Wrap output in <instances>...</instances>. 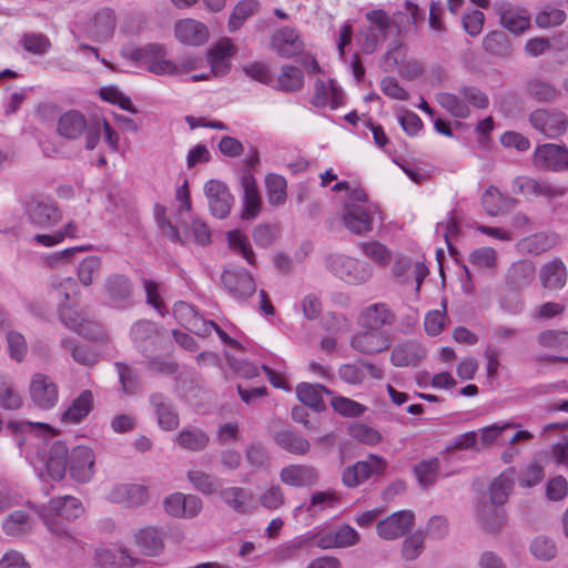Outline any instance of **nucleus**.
Masks as SVG:
<instances>
[{
	"label": "nucleus",
	"mask_w": 568,
	"mask_h": 568,
	"mask_svg": "<svg viewBox=\"0 0 568 568\" xmlns=\"http://www.w3.org/2000/svg\"><path fill=\"white\" fill-rule=\"evenodd\" d=\"M313 538L301 537L281 545L275 551L277 561L296 560L312 552Z\"/></svg>",
	"instance_id": "a19ab883"
},
{
	"label": "nucleus",
	"mask_w": 568,
	"mask_h": 568,
	"mask_svg": "<svg viewBox=\"0 0 568 568\" xmlns=\"http://www.w3.org/2000/svg\"><path fill=\"white\" fill-rule=\"evenodd\" d=\"M558 241L559 236L556 232H539L525 237L523 240V246L528 253L540 255L555 247Z\"/></svg>",
	"instance_id": "c03bdc74"
},
{
	"label": "nucleus",
	"mask_w": 568,
	"mask_h": 568,
	"mask_svg": "<svg viewBox=\"0 0 568 568\" xmlns=\"http://www.w3.org/2000/svg\"><path fill=\"white\" fill-rule=\"evenodd\" d=\"M386 467L387 463L383 457L369 454L366 460L344 468L342 483L348 488H355L375 475H383Z\"/></svg>",
	"instance_id": "39448f33"
},
{
	"label": "nucleus",
	"mask_w": 568,
	"mask_h": 568,
	"mask_svg": "<svg viewBox=\"0 0 568 568\" xmlns=\"http://www.w3.org/2000/svg\"><path fill=\"white\" fill-rule=\"evenodd\" d=\"M267 200L271 205H281L286 200V180L278 174L270 173L265 178Z\"/></svg>",
	"instance_id": "5fc2aeb1"
},
{
	"label": "nucleus",
	"mask_w": 568,
	"mask_h": 568,
	"mask_svg": "<svg viewBox=\"0 0 568 568\" xmlns=\"http://www.w3.org/2000/svg\"><path fill=\"white\" fill-rule=\"evenodd\" d=\"M427 356L426 348L417 339H404L392 349L390 363L395 367H418Z\"/></svg>",
	"instance_id": "ddd939ff"
},
{
	"label": "nucleus",
	"mask_w": 568,
	"mask_h": 568,
	"mask_svg": "<svg viewBox=\"0 0 568 568\" xmlns=\"http://www.w3.org/2000/svg\"><path fill=\"white\" fill-rule=\"evenodd\" d=\"M29 396L36 407L49 410L58 403L59 389L50 376L36 373L30 381Z\"/></svg>",
	"instance_id": "0eeeda50"
},
{
	"label": "nucleus",
	"mask_w": 568,
	"mask_h": 568,
	"mask_svg": "<svg viewBox=\"0 0 568 568\" xmlns=\"http://www.w3.org/2000/svg\"><path fill=\"white\" fill-rule=\"evenodd\" d=\"M131 335L139 347H142L145 343H153L156 337L155 323L148 320H141L132 326Z\"/></svg>",
	"instance_id": "0e129e2a"
},
{
	"label": "nucleus",
	"mask_w": 568,
	"mask_h": 568,
	"mask_svg": "<svg viewBox=\"0 0 568 568\" xmlns=\"http://www.w3.org/2000/svg\"><path fill=\"white\" fill-rule=\"evenodd\" d=\"M247 463L257 469L267 468L271 458L267 449L261 443H251L245 449Z\"/></svg>",
	"instance_id": "774afa93"
},
{
	"label": "nucleus",
	"mask_w": 568,
	"mask_h": 568,
	"mask_svg": "<svg viewBox=\"0 0 568 568\" xmlns=\"http://www.w3.org/2000/svg\"><path fill=\"white\" fill-rule=\"evenodd\" d=\"M229 245L240 253L248 264L255 265V254L247 237L240 230H232L227 233Z\"/></svg>",
	"instance_id": "bf43d9fd"
},
{
	"label": "nucleus",
	"mask_w": 568,
	"mask_h": 568,
	"mask_svg": "<svg viewBox=\"0 0 568 568\" xmlns=\"http://www.w3.org/2000/svg\"><path fill=\"white\" fill-rule=\"evenodd\" d=\"M282 483L293 487H313L320 480L318 470L311 465L293 464L281 469Z\"/></svg>",
	"instance_id": "412c9836"
},
{
	"label": "nucleus",
	"mask_w": 568,
	"mask_h": 568,
	"mask_svg": "<svg viewBox=\"0 0 568 568\" xmlns=\"http://www.w3.org/2000/svg\"><path fill=\"white\" fill-rule=\"evenodd\" d=\"M500 26L515 36H519L530 28V17L527 9L501 2L496 6Z\"/></svg>",
	"instance_id": "4468645a"
},
{
	"label": "nucleus",
	"mask_w": 568,
	"mask_h": 568,
	"mask_svg": "<svg viewBox=\"0 0 568 568\" xmlns=\"http://www.w3.org/2000/svg\"><path fill=\"white\" fill-rule=\"evenodd\" d=\"M516 470L509 467L496 477L489 486V498L494 505H505L514 489Z\"/></svg>",
	"instance_id": "e433bc0d"
},
{
	"label": "nucleus",
	"mask_w": 568,
	"mask_h": 568,
	"mask_svg": "<svg viewBox=\"0 0 568 568\" xmlns=\"http://www.w3.org/2000/svg\"><path fill=\"white\" fill-rule=\"evenodd\" d=\"M45 508L48 513L67 520L77 519L83 513L81 501L72 496L52 498Z\"/></svg>",
	"instance_id": "4c0bfd02"
},
{
	"label": "nucleus",
	"mask_w": 568,
	"mask_h": 568,
	"mask_svg": "<svg viewBox=\"0 0 568 568\" xmlns=\"http://www.w3.org/2000/svg\"><path fill=\"white\" fill-rule=\"evenodd\" d=\"M481 204L488 215L497 216L516 207L518 200L501 193L496 186L490 185L481 195Z\"/></svg>",
	"instance_id": "a878e982"
},
{
	"label": "nucleus",
	"mask_w": 568,
	"mask_h": 568,
	"mask_svg": "<svg viewBox=\"0 0 568 568\" xmlns=\"http://www.w3.org/2000/svg\"><path fill=\"white\" fill-rule=\"evenodd\" d=\"M566 12L561 9L546 6L535 18V22L540 29H550L561 26L566 21Z\"/></svg>",
	"instance_id": "4d7b16f0"
},
{
	"label": "nucleus",
	"mask_w": 568,
	"mask_h": 568,
	"mask_svg": "<svg viewBox=\"0 0 568 568\" xmlns=\"http://www.w3.org/2000/svg\"><path fill=\"white\" fill-rule=\"evenodd\" d=\"M274 443L293 455H305L310 452V442L293 429L285 428L273 433Z\"/></svg>",
	"instance_id": "2f4dec72"
},
{
	"label": "nucleus",
	"mask_w": 568,
	"mask_h": 568,
	"mask_svg": "<svg viewBox=\"0 0 568 568\" xmlns=\"http://www.w3.org/2000/svg\"><path fill=\"white\" fill-rule=\"evenodd\" d=\"M271 48L282 58H293L304 49V42L295 29L283 27L271 39Z\"/></svg>",
	"instance_id": "aec40b11"
},
{
	"label": "nucleus",
	"mask_w": 568,
	"mask_h": 568,
	"mask_svg": "<svg viewBox=\"0 0 568 568\" xmlns=\"http://www.w3.org/2000/svg\"><path fill=\"white\" fill-rule=\"evenodd\" d=\"M101 268V258L99 256H87L78 266L79 281L84 286H90L93 283L94 275L99 274Z\"/></svg>",
	"instance_id": "338daca9"
},
{
	"label": "nucleus",
	"mask_w": 568,
	"mask_h": 568,
	"mask_svg": "<svg viewBox=\"0 0 568 568\" xmlns=\"http://www.w3.org/2000/svg\"><path fill=\"white\" fill-rule=\"evenodd\" d=\"M439 459L434 457L427 460H422L414 466V473L417 477L419 485L427 489L437 479L439 471Z\"/></svg>",
	"instance_id": "864d4df0"
},
{
	"label": "nucleus",
	"mask_w": 568,
	"mask_h": 568,
	"mask_svg": "<svg viewBox=\"0 0 568 568\" xmlns=\"http://www.w3.org/2000/svg\"><path fill=\"white\" fill-rule=\"evenodd\" d=\"M529 122L534 129L546 138L555 139L562 135L568 125L567 115L558 110L537 109L529 115Z\"/></svg>",
	"instance_id": "6e6552de"
},
{
	"label": "nucleus",
	"mask_w": 568,
	"mask_h": 568,
	"mask_svg": "<svg viewBox=\"0 0 568 568\" xmlns=\"http://www.w3.org/2000/svg\"><path fill=\"white\" fill-rule=\"evenodd\" d=\"M390 335L383 329L365 328L358 332L351 339L353 349L365 354L374 355L382 353L390 347Z\"/></svg>",
	"instance_id": "f8f14e48"
},
{
	"label": "nucleus",
	"mask_w": 568,
	"mask_h": 568,
	"mask_svg": "<svg viewBox=\"0 0 568 568\" xmlns=\"http://www.w3.org/2000/svg\"><path fill=\"white\" fill-rule=\"evenodd\" d=\"M2 528L8 536L19 537L31 529L30 516L22 510H16L4 519Z\"/></svg>",
	"instance_id": "603ef678"
},
{
	"label": "nucleus",
	"mask_w": 568,
	"mask_h": 568,
	"mask_svg": "<svg viewBox=\"0 0 568 568\" xmlns=\"http://www.w3.org/2000/svg\"><path fill=\"white\" fill-rule=\"evenodd\" d=\"M109 500L129 508L140 507L149 501V490L139 484H118L110 490Z\"/></svg>",
	"instance_id": "a211bd4d"
},
{
	"label": "nucleus",
	"mask_w": 568,
	"mask_h": 568,
	"mask_svg": "<svg viewBox=\"0 0 568 568\" xmlns=\"http://www.w3.org/2000/svg\"><path fill=\"white\" fill-rule=\"evenodd\" d=\"M396 315L386 303H374L366 306L359 314L358 322L363 328L383 329L392 326Z\"/></svg>",
	"instance_id": "4be33fe9"
},
{
	"label": "nucleus",
	"mask_w": 568,
	"mask_h": 568,
	"mask_svg": "<svg viewBox=\"0 0 568 568\" xmlns=\"http://www.w3.org/2000/svg\"><path fill=\"white\" fill-rule=\"evenodd\" d=\"M241 185L244 191L242 219L253 220L261 211V196L256 181L252 174L246 173L241 178Z\"/></svg>",
	"instance_id": "7c9ffc66"
},
{
	"label": "nucleus",
	"mask_w": 568,
	"mask_h": 568,
	"mask_svg": "<svg viewBox=\"0 0 568 568\" xmlns=\"http://www.w3.org/2000/svg\"><path fill=\"white\" fill-rule=\"evenodd\" d=\"M8 429L11 432L13 436L17 437L18 445L21 446L23 444L22 435L27 433H34L37 435H57V430L47 423H33L26 420H11L7 425Z\"/></svg>",
	"instance_id": "a18cd8bd"
},
{
	"label": "nucleus",
	"mask_w": 568,
	"mask_h": 568,
	"mask_svg": "<svg viewBox=\"0 0 568 568\" xmlns=\"http://www.w3.org/2000/svg\"><path fill=\"white\" fill-rule=\"evenodd\" d=\"M93 409V394L89 389L82 390L71 405L61 414V423L65 425L80 424Z\"/></svg>",
	"instance_id": "cd10ccee"
},
{
	"label": "nucleus",
	"mask_w": 568,
	"mask_h": 568,
	"mask_svg": "<svg viewBox=\"0 0 568 568\" xmlns=\"http://www.w3.org/2000/svg\"><path fill=\"white\" fill-rule=\"evenodd\" d=\"M260 11V2L257 0H241L234 7L230 19L229 30L235 32L244 21Z\"/></svg>",
	"instance_id": "de8ad7c7"
},
{
	"label": "nucleus",
	"mask_w": 568,
	"mask_h": 568,
	"mask_svg": "<svg viewBox=\"0 0 568 568\" xmlns=\"http://www.w3.org/2000/svg\"><path fill=\"white\" fill-rule=\"evenodd\" d=\"M415 516L410 510H399L377 524V534L386 540L402 537L414 524Z\"/></svg>",
	"instance_id": "6ab92c4d"
},
{
	"label": "nucleus",
	"mask_w": 568,
	"mask_h": 568,
	"mask_svg": "<svg viewBox=\"0 0 568 568\" xmlns=\"http://www.w3.org/2000/svg\"><path fill=\"white\" fill-rule=\"evenodd\" d=\"M567 267L560 257L547 262L539 271V280L547 290H561L567 283Z\"/></svg>",
	"instance_id": "bb28decb"
},
{
	"label": "nucleus",
	"mask_w": 568,
	"mask_h": 568,
	"mask_svg": "<svg viewBox=\"0 0 568 568\" xmlns=\"http://www.w3.org/2000/svg\"><path fill=\"white\" fill-rule=\"evenodd\" d=\"M122 55L141 65H145L150 72L156 75H172L181 72L178 64L165 58V49L160 44L151 43L142 48H126L122 51Z\"/></svg>",
	"instance_id": "f03ea898"
},
{
	"label": "nucleus",
	"mask_w": 568,
	"mask_h": 568,
	"mask_svg": "<svg viewBox=\"0 0 568 568\" xmlns=\"http://www.w3.org/2000/svg\"><path fill=\"white\" fill-rule=\"evenodd\" d=\"M332 394V390L321 384L300 383L296 386V396L301 403L315 412H324L326 405L322 394Z\"/></svg>",
	"instance_id": "72a5a7b5"
},
{
	"label": "nucleus",
	"mask_w": 568,
	"mask_h": 568,
	"mask_svg": "<svg viewBox=\"0 0 568 568\" xmlns=\"http://www.w3.org/2000/svg\"><path fill=\"white\" fill-rule=\"evenodd\" d=\"M526 89L527 94L539 102L552 101L559 94L558 89L551 82L537 78L530 79Z\"/></svg>",
	"instance_id": "8fccbe9b"
},
{
	"label": "nucleus",
	"mask_w": 568,
	"mask_h": 568,
	"mask_svg": "<svg viewBox=\"0 0 568 568\" xmlns=\"http://www.w3.org/2000/svg\"><path fill=\"white\" fill-rule=\"evenodd\" d=\"M366 20L371 27L361 32L362 50L366 54H371L378 48L379 41L388 38L390 30L394 28L398 36L403 33V24L405 14L397 12L389 17L383 9H374L365 13Z\"/></svg>",
	"instance_id": "f257e3e1"
},
{
	"label": "nucleus",
	"mask_w": 568,
	"mask_h": 568,
	"mask_svg": "<svg viewBox=\"0 0 568 568\" xmlns=\"http://www.w3.org/2000/svg\"><path fill=\"white\" fill-rule=\"evenodd\" d=\"M221 498L223 501L234 509L239 514H245L247 513V498H251V495L247 494L243 488L241 487H227L221 490L220 493Z\"/></svg>",
	"instance_id": "6e6d98bb"
},
{
	"label": "nucleus",
	"mask_w": 568,
	"mask_h": 568,
	"mask_svg": "<svg viewBox=\"0 0 568 568\" xmlns=\"http://www.w3.org/2000/svg\"><path fill=\"white\" fill-rule=\"evenodd\" d=\"M175 442L183 449L201 452L209 446L210 436L203 429L197 427L183 428L176 435Z\"/></svg>",
	"instance_id": "79ce46f5"
},
{
	"label": "nucleus",
	"mask_w": 568,
	"mask_h": 568,
	"mask_svg": "<svg viewBox=\"0 0 568 568\" xmlns=\"http://www.w3.org/2000/svg\"><path fill=\"white\" fill-rule=\"evenodd\" d=\"M342 220L344 226L356 235H364L373 230L372 212L363 204L345 203Z\"/></svg>",
	"instance_id": "f3484780"
},
{
	"label": "nucleus",
	"mask_w": 568,
	"mask_h": 568,
	"mask_svg": "<svg viewBox=\"0 0 568 568\" xmlns=\"http://www.w3.org/2000/svg\"><path fill=\"white\" fill-rule=\"evenodd\" d=\"M134 541L145 556H158L163 550L162 535L155 527H144L134 534Z\"/></svg>",
	"instance_id": "ea45409f"
},
{
	"label": "nucleus",
	"mask_w": 568,
	"mask_h": 568,
	"mask_svg": "<svg viewBox=\"0 0 568 568\" xmlns=\"http://www.w3.org/2000/svg\"><path fill=\"white\" fill-rule=\"evenodd\" d=\"M95 456L91 448L77 446L70 452L68 459V471L71 478L84 484L94 475Z\"/></svg>",
	"instance_id": "9d476101"
},
{
	"label": "nucleus",
	"mask_w": 568,
	"mask_h": 568,
	"mask_svg": "<svg viewBox=\"0 0 568 568\" xmlns=\"http://www.w3.org/2000/svg\"><path fill=\"white\" fill-rule=\"evenodd\" d=\"M23 399L14 384L0 376V407L6 410H18L22 407Z\"/></svg>",
	"instance_id": "09e8293b"
},
{
	"label": "nucleus",
	"mask_w": 568,
	"mask_h": 568,
	"mask_svg": "<svg viewBox=\"0 0 568 568\" xmlns=\"http://www.w3.org/2000/svg\"><path fill=\"white\" fill-rule=\"evenodd\" d=\"M234 53V45L230 40L221 41L207 52V61L214 75H224L230 71L229 58Z\"/></svg>",
	"instance_id": "c9c22d12"
},
{
	"label": "nucleus",
	"mask_w": 568,
	"mask_h": 568,
	"mask_svg": "<svg viewBox=\"0 0 568 568\" xmlns=\"http://www.w3.org/2000/svg\"><path fill=\"white\" fill-rule=\"evenodd\" d=\"M95 559L102 568H131L136 564V559L131 557L124 548H120L116 552L100 549L97 551Z\"/></svg>",
	"instance_id": "37998d69"
},
{
	"label": "nucleus",
	"mask_w": 568,
	"mask_h": 568,
	"mask_svg": "<svg viewBox=\"0 0 568 568\" xmlns=\"http://www.w3.org/2000/svg\"><path fill=\"white\" fill-rule=\"evenodd\" d=\"M530 552L534 557L540 560H551L557 555V547L555 542L545 536L535 538L530 544Z\"/></svg>",
	"instance_id": "69168bd1"
},
{
	"label": "nucleus",
	"mask_w": 568,
	"mask_h": 568,
	"mask_svg": "<svg viewBox=\"0 0 568 568\" xmlns=\"http://www.w3.org/2000/svg\"><path fill=\"white\" fill-rule=\"evenodd\" d=\"M204 193L211 214L217 219L227 217L234 204V196L226 184L219 180H210L204 185Z\"/></svg>",
	"instance_id": "1a4fd4ad"
},
{
	"label": "nucleus",
	"mask_w": 568,
	"mask_h": 568,
	"mask_svg": "<svg viewBox=\"0 0 568 568\" xmlns=\"http://www.w3.org/2000/svg\"><path fill=\"white\" fill-rule=\"evenodd\" d=\"M326 266L335 276L354 285L367 282L373 275L369 263L342 254L328 255Z\"/></svg>",
	"instance_id": "7ed1b4c3"
},
{
	"label": "nucleus",
	"mask_w": 568,
	"mask_h": 568,
	"mask_svg": "<svg viewBox=\"0 0 568 568\" xmlns=\"http://www.w3.org/2000/svg\"><path fill=\"white\" fill-rule=\"evenodd\" d=\"M174 31L176 39L187 45H201L209 38L206 26L193 19L178 21Z\"/></svg>",
	"instance_id": "393cba45"
},
{
	"label": "nucleus",
	"mask_w": 568,
	"mask_h": 568,
	"mask_svg": "<svg viewBox=\"0 0 568 568\" xmlns=\"http://www.w3.org/2000/svg\"><path fill=\"white\" fill-rule=\"evenodd\" d=\"M69 456L70 453L65 443L58 440L52 444L47 460V469L52 479L61 480L64 478Z\"/></svg>",
	"instance_id": "f704fd0d"
},
{
	"label": "nucleus",
	"mask_w": 568,
	"mask_h": 568,
	"mask_svg": "<svg viewBox=\"0 0 568 568\" xmlns=\"http://www.w3.org/2000/svg\"><path fill=\"white\" fill-rule=\"evenodd\" d=\"M304 74L303 71L292 64H284L277 77V85L275 89L283 92H296L303 88Z\"/></svg>",
	"instance_id": "49530a36"
},
{
	"label": "nucleus",
	"mask_w": 568,
	"mask_h": 568,
	"mask_svg": "<svg viewBox=\"0 0 568 568\" xmlns=\"http://www.w3.org/2000/svg\"><path fill=\"white\" fill-rule=\"evenodd\" d=\"M103 291L111 303L116 306H124L131 301L134 285L128 275L112 273L105 277Z\"/></svg>",
	"instance_id": "dca6fc26"
},
{
	"label": "nucleus",
	"mask_w": 568,
	"mask_h": 568,
	"mask_svg": "<svg viewBox=\"0 0 568 568\" xmlns=\"http://www.w3.org/2000/svg\"><path fill=\"white\" fill-rule=\"evenodd\" d=\"M149 403L156 416L158 426L162 430L171 432L179 427V413L168 396L159 392L152 393L149 396Z\"/></svg>",
	"instance_id": "2eb2a0df"
},
{
	"label": "nucleus",
	"mask_w": 568,
	"mask_h": 568,
	"mask_svg": "<svg viewBox=\"0 0 568 568\" xmlns=\"http://www.w3.org/2000/svg\"><path fill=\"white\" fill-rule=\"evenodd\" d=\"M536 276V266L529 260L514 262L507 271L506 283L515 291L527 287Z\"/></svg>",
	"instance_id": "c756f323"
},
{
	"label": "nucleus",
	"mask_w": 568,
	"mask_h": 568,
	"mask_svg": "<svg viewBox=\"0 0 568 568\" xmlns=\"http://www.w3.org/2000/svg\"><path fill=\"white\" fill-rule=\"evenodd\" d=\"M245 75L262 84L271 85L273 83V74L270 65L264 61H253L242 67Z\"/></svg>",
	"instance_id": "680f3d73"
},
{
	"label": "nucleus",
	"mask_w": 568,
	"mask_h": 568,
	"mask_svg": "<svg viewBox=\"0 0 568 568\" xmlns=\"http://www.w3.org/2000/svg\"><path fill=\"white\" fill-rule=\"evenodd\" d=\"M483 49L487 54L499 59H507L514 52L511 40L503 30L488 32L483 38Z\"/></svg>",
	"instance_id": "473e14b6"
},
{
	"label": "nucleus",
	"mask_w": 568,
	"mask_h": 568,
	"mask_svg": "<svg viewBox=\"0 0 568 568\" xmlns=\"http://www.w3.org/2000/svg\"><path fill=\"white\" fill-rule=\"evenodd\" d=\"M59 317L70 331L88 338L99 337V326L94 322L85 320L75 308L62 305L59 310Z\"/></svg>",
	"instance_id": "b1692460"
},
{
	"label": "nucleus",
	"mask_w": 568,
	"mask_h": 568,
	"mask_svg": "<svg viewBox=\"0 0 568 568\" xmlns=\"http://www.w3.org/2000/svg\"><path fill=\"white\" fill-rule=\"evenodd\" d=\"M221 280L225 290L239 301H245L256 291L253 276L242 267L225 270Z\"/></svg>",
	"instance_id": "9b49d317"
},
{
	"label": "nucleus",
	"mask_w": 568,
	"mask_h": 568,
	"mask_svg": "<svg viewBox=\"0 0 568 568\" xmlns=\"http://www.w3.org/2000/svg\"><path fill=\"white\" fill-rule=\"evenodd\" d=\"M24 214L28 221L37 227L49 229L62 220L58 204L41 195H34L24 203Z\"/></svg>",
	"instance_id": "20e7f679"
},
{
	"label": "nucleus",
	"mask_w": 568,
	"mask_h": 568,
	"mask_svg": "<svg viewBox=\"0 0 568 568\" xmlns=\"http://www.w3.org/2000/svg\"><path fill=\"white\" fill-rule=\"evenodd\" d=\"M115 23L116 19L113 10L103 8L89 20L84 31L94 41H105L113 34Z\"/></svg>",
	"instance_id": "5701e85b"
},
{
	"label": "nucleus",
	"mask_w": 568,
	"mask_h": 568,
	"mask_svg": "<svg viewBox=\"0 0 568 568\" xmlns=\"http://www.w3.org/2000/svg\"><path fill=\"white\" fill-rule=\"evenodd\" d=\"M88 128V122L80 111L70 110L60 115L57 132L67 140H78Z\"/></svg>",
	"instance_id": "c85d7f7f"
},
{
	"label": "nucleus",
	"mask_w": 568,
	"mask_h": 568,
	"mask_svg": "<svg viewBox=\"0 0 568 568\" xmlns=\"http://www.w3.org/2000/svg\"><path fill=\"white\" fill-rule=\"evenodd\" d=\"M501 505H494L491 501L477 506V517L483 528L488 532L499 531L506 520L505 510Z\"/></svg>",
	"instance_id": "58836bf2"
},
{
	"label": "nucleus",
	"mask_w": 568,
	"mask_h": 568,
	"mask_svg": "<svg viewBox=\"0 0 568 568\" xmlns=\"http://www.w3.org/2000/svg\"><path fill=\"white\" fill-rule=\"evenodd\" d=\"M331 405L336 413L345 417H358L366 410L361 403L343 396L333 397Z\"/></svg>",
	"instance_id": "052dcab7"
},
{
	"label": "nucleus",
	"mask_w": 568,
	"mask_h": 568,
	"mask_svg": "<svg viewBox=\"0 0 568 568\" xmlns=\"http://www.w3.org/2000/svg\"><path fill=\"white\" fill-rule=\"evenodd\" d=\"M437 102L456 118L466 119L470 113L467 104L453 93L443 92L437 94Z\"/></svg>",
	"instance_id": "13d9d810"
},
{
	"label": "nucleus",
	"mask_w": 568,
	"mask_h": 568,
	"mask_svg": "<svg viewBox=\"0 0 568 568\" xmlns=\"http://www.w3.org/2000/svg\"><path fill=\"white\" fill-rule=\"evenodd\" d=\"M537 343L542 348L565 351L568 348V331L545 329L538 333Z\"/></svg>",
	"instance_id": "3c124183"
},
{
	"label": "nucleus",
	"mask_w": 568,
	"mask_h": 568,
	"mask_svg": "<svg viewBox=\"0 0 568 568\" xmlns=\"http://www.w3.org/2000/svg\"><path fill=\"white\" fill-rule=\"evenodd\" d=\"M61 346L71 352L73 359L82 365H92L97 362V354L89 347L77 345L71 338H62Z\"/></svg>",
	"instance_id": "e2e57ef3"
},
{
	"label": "nucleus",
	"mask_w": 568,
	"mask_h": 568,
	"mask_svg": "<svg viewBox=\"0 0 568 568\" xmlns=\"http://www.w3.org/2000/svg\"><path fill=\"white\" fill-rule=\"evenodd\" d=\"M534 165L542 171L562 172L568 170V149L564 144L544 143L536 148Z\"/></svg>",
	"instance_id": "423d86ee"
}]
</instances>
